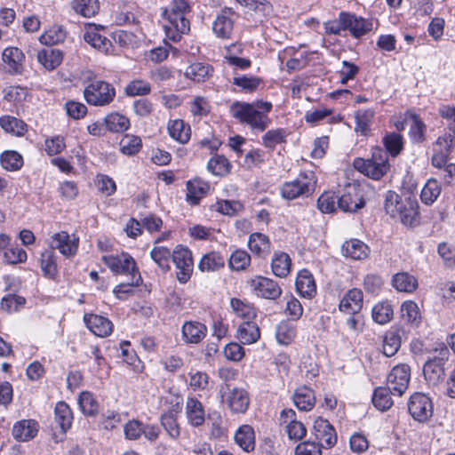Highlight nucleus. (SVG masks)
I'll use <instances>...</instances> for the list:
<instances>
[{"mask_svg": "<svg viewBox=\"0 0 455 455\" xmlns=\"http://www.w3.org/2000/svg\"><path fill=\"white\" fill-rule=\"evenodd\" d=\"M272 107V103L267 101H235L230 107V113L241 124L249 125L252 130L264 132L271 123L268 113Z\"/></svg>", "mask_w": 455, "mask_h": 455, "instance_id": "1", "label": "nucleus"}, {"mask_svg": "<svg viewBox=\"0 0 455 455\" xmlns=\"http://www.w3.org/2000/svg\"><path fill=\"white\" fill-rule=\"evenodd\" d=\"M353 165L358 172L375 180H380L390 169L387 152L379 147L372 149L370 158H355Z\"/></svg>", "mask_w": 455, "mask_h": 455, "instance_id": "2", "label": "nucleus"}, {"mask_svg": "<svg viewBox=\"0 0 455 455\" xmlns=\"http://www.w3.org/2000/svg\"><path fill=\"white\" fill-rule=\"evenodd\" d=\"M84 97L89 105L104 107L109 105L116 97V89L102 80H93L84 90Z\"/></svg>", "mask_w": 455, "mask_h": 455, "instance_id": "3", "label": "nucleus"}, {"mask_svg": "<svg viewBox=\"0 0 455 455\" xmlns=\"http://www.w3.org/2000/svg\"><path fill=\"white\" fill-rule=\"evenodd\" d=\"M316 179L314 172L301 173L292 181L285 182L281 188L283 197L292 200L299 196H308L315 188Z\"/></svg>", "mask_w": 455, "mask_h": 455, "instance_id": "4", "label": "nucleus"}, {"mask_svg": "<svg viewBox=\"0 0 455 455\" xmlns=\"http://www.w3.org/2000/svg\"><path fill=\"white\" fill-rule=\"evenodd\" d=\"M411 379V367L406 363L395 366L387 379V387L393 395L402 396L408 388Z\"/></svg>", "mask_w": 455, "mask_h": 455, "instance_id": "5", "label": "nucleus"}, {"mask_svg": "<svg viewBox=\"0 0 455 455\" xmlns=\"http://www.w3.org/2000/svg\"><path fill=\"white\" fill-rule=\"evenodd\" d=\"M172 261L178 272L177 279L181 283H187L193 272V259L191 251L182 245H177L172 251Z\"/></svg>", "mask_w": 455, "mask_h": 455, "instance_id": "6", "label": "nucleus"}, {"mask_svg": "<svg viewBox=\"0 0 455 455\" xmlns=\"http://www.w3.org/2000/svg\"><path fill=\"white\" fill-rule=\"evenodd\" d=\"M186 13H163L167 23L164 30L167 37L173 42L180 40L181 36L188 34L190 30L189 20L185 17Z\"/></svg>", "mask_w": 455, "mask_h": 455, "instance_id": "7", "label": "nucleus"}, {"mask_svg": "<svg viewBox=\"0 0 455 455\" xmlns=\"http://www.w3.org/2000/svg\"><path fill=\"white\" fill-rule=\"evenodd\" d=\"M408 410L415 420L425 423L433 414L432 402L426 395L415 393L410 398Z\"/></svg>", "mask_w": 455, "mask_h": 455, "instance_id": "8", "label": "nucleus"}, {"mask_svg": "<svg viewBox=\"0 0 455 455\" xmlns=\"http://www.w3.org/2000/svg\"><path fill=\"white\" fill-rule=\"evenodd\" d=\"M102 259L115 274L126 275L130 278L135 273H140L135 260L127 253L103 256Z\"/></svg>", "mask_w": 455, "mask_h": 455, "instance_id": "9", "label": "nucleus"}, {"mask_svg": "<svg viewBox=\"0 0 455 455\" xmlns=\"http://www.w3.org/2000/svg\"><path fill=\"white\" fill-rule=\"evenodd\" d=\"M364 204L363 191L356 186L348 187L342 196H338V208L345 212H355Z\"/></svg>", "mask_w": 455, "mask_h": 455, "instance_id": "10", "label": "nucleus"}, {"mask_svg": "<svg viewBox=\"0 0 455 455\" xmlns=\"http://www.w3.org/2000/svg\"><path fill=\"white\" fill-rule=\"evenodd\" d=\"M250 285L259 297L267 299H276L282 294L279 284L267 277L257 276L250 281Z\"/></svg>", "mask_w": 455, "mask_h": 455, "instance_id": "11", "label": "nucleus"}, {"mask_svg": "<svg viewBox=\"0 0 455 455\" xmlns=\"http://www.w3.org/2000/svg\"><path fill=\"white\" fill-rule=\"evenodd\" d=\"M25 59V54L18 47H7L2 54L6 71L12 76L22 74Z\"/></svg>", "mask_w": 455, "mask_h": 455, "instance_id": "12", "label": "nucleus"}, {"mask_svg": "<svg viewBox=\"0 0 455 455\" xmlns=\"http://www.w3.org/2000/svg\"><path fill=\"white\" fill-rule=\"evenodd\" d=\"M397 206L399 215L396 218H399L403 225L413 227L419 223V204L416 199L401 197Z\"/></svg>", "mask_w": 455, "mask_h": 455, "instance_id": "13", "label": "nucleus"}, {"mask_svg": "<svg viewBox=\"0 0 455 455\" xmlns=\"http://www.w3.org/2000/svg\"><path fill=\"white\" fill-rule=\"evenodd\" d=\"M234 15L235 12L232 8L228 7H225L218 14L212 24V30L218 37L222 39L231 37L234 29Z\"/></svg>", "mask_w": 455, "mask_h": 455, "instance_id": "14", "label": "nucleus"}, {"mask_svg": "<svg viewBox=\"0 0 455 455\" xmlns=\"http://www.w3.org/2000/svg\"><path fill=\"white\" fill-rule=\"evenodd\" d=\"M346 17V20H342L343 24L347 26L353 37L360 38L372 30L373 23L371 20L350 12H347Z\"/></svg>", "mask_w": 455, "mask_h": 455, "instance_id": "15", "label": "nucleus"}, {"mask_svg": "<svg viewBox=\"0 0 455 455\" xmlns=\"http://www.w3.org/2000/svg\"><path fill=\"white\" fill-rule=\"evenodd\" d=\"M342 255L353 260H363L370 255V247L363 241L355 238L345 241L341 246Z\"/></svg>", "mask_w": 455, "mask_h": 455, "instance_id": "16", "label": "nucleus"}, {"mask_svg": "<svg viewBox=\"0 0 455 455\" xmlns=\"http://www.w3.org/2000/svg\"><path fill=\"white\" fill-rule=\"evenodd\" d=\"M363 302V291L360 289L353 288L349 290L339 302V310L347 315L358 314Z\"/></svg>", "mask_w": 455, "mask_h": 455, "instance_id": "17", "label": "nucleus"}, {"mask_svg": "<svg viewBox=\"0 0 455 455\" xmlns=\"http://www.w3.org/2000/svg\"><path fill=\"white\" fill-rule=\"evenodd\" d=\"M84 321L87 328L96 336L107 337L110 335L113 331L112 322L104 316L94 314H85Z\"/></svg>", "mask_w": 455, "mask_h": 455, "instance_id": "18", "label": "nucleus"}, {"mask_svg": "<svg viewBox=\"0 0 455 455\" xmlns=\"http://www.w3.org/2000/svg\"><path fill=\"white\" fill-rule=\"evenodd\" d=\"M77 247V242L71 239L67 232L61 231L52 235L50 250L57 249L64 256L70 257L76 254Z\"/></svg>", "mask_w": 455, "mask_h": 455, "instance_id": "19", "label": "nucleus"}, {"mask_svg": "<svg viewBox=\"0 0 455 455\" xmlns=\"http://www.w3.org/2000/svg\"><path fill=\"white\" fill-rule=\"evenodd\" d=\"M295 285L297 291L303 298L312 299L316 294L314 276L307 269H302L299 272Z\"/></svg>", "mask_w": 455, "mask_h": 455, "instance_id": "20", "label": "nucleus"}, {"mask_svg": "<svg viewBox=\"0 0 455 455\" xmlns=\"http://www.w3.org/2000/svg\"><path fill=\"white\" fill-rule=\"evenodd\" d=\"M206 332V326L199 322L188 321L182 326V338L186 343L198 344Z\"/></svg>", "mask_w": 455, "mask_h": 455, "instance_id": "21", "label": "nucleus"}, {"mask_svg": "<svg viewBox=\"0 0 455 455\" xmlns=\"http://www.w3.org/2000/svg\"><path fill=\"white\" fill-rule=\"evenodd\" d=\"M227 401L231 411L237 413L244 412L250 403L248 393L244 389L238 387H234L228 393Z\"/></svg>", "mask_w": 455, "mask_h": 455, "instance_id": "22", "label": "nucleus"}, {"mask_svg": "<svg viewBox=\"0 0 455 455\" xmlns=\"http://www.w3.org/2000/svg\"><path fill=\"white\" fill-rule=\"evenodd\" d=\"M292 399L296 407L305 411L312 410L315 403L314 391L307 386L298 387L292 395Z\"/></svg>", "mask_w": 455, "mask_h": 455, "instance_id": "23", "label": "nucleus"}, {"mask_svg": "<svg viewBox=\"0 0 455 455\" xmlns=\"http://www.w3.org/2000/svg\"><path fill=\"white\" fill-rule=\"evenodd\" d=\"M209 184L201 179H194L187 182L186 200L192 205L199 204L200 199L209 190Z\"/></svg>", "mask_w": 455, "mask_h": 455, "instance_id": "24", "label": "nucleus"}, {"mask_svg": "<svg viewBox=\"0 0 455 455\" xmlns=\"http://www.w3.org/2000/svg\"><path fill=\"white\" fill-rule=\"evenodd\" d=\"M393 287L400 292L411 293L418 288L417 278L408 272H399L392 277Z\"/></svg>", "mask_w": 455, "mask_h": 455, "instance_id": "25", "label": "nucleus"}, {"mask_svg": "<svg viewBox=\"0 0 455 455\" xmlns=\"http://www.w3.org/2000/svg\"><path fill=\"white\" fill-rule=\"evenodd\" d=\"M259 337V328L252 321H243L237 329V338L243 344L255 343Z\"/></svg>", "mask_w": 455, "mask_h": 455, "instance_id": "26", "label": "nucleus"}, {"mask_svg": "<svg viewBox=\"0 0 455 455\" xmlns=\"http://www.w3.org/2000/svg\"><path fill=\"white\" fill-rule=\"evenodd\" d=\"M62 60V52L57 49H44L37 53V60L47 70L55 69L60 65Z\"/></svg>", "mask_w": 455, "mask_h": 455, "instance_id": "27", "label": "nucleus"}, {"mask_svg": "<svg viewBox=\"0 0 455 455\" xmlns=\"http://www.w3.org/2000/svg\"><path fill=\"white\" fill-rule=\"evenodd\" d=\"M291 259L290 256L283 252H275L271 262L273 274L278 277H286L291 271Z\"/></svg>", "mask_w": 455, "mask_h": 455, "instance_id": "28", "label": "nucleus"}, {"mask_svg": "<svg viewBox=\"0 0 455 455\" xmlns=\"http://www.w3.org/2000/svg\"><path fill=\"white\" fill-rule=\"evenodd\" d=\"M40 267L45 277L54 280L58 276L56 255L52 250H45L42 252Z\"/></svg>", "mask_w": 455, "mask_h": 455, "instance_id": "29", "label": "nucleus"}, {"mask_svg": "<svg viewBox=\"0 0 455 455\" xmlns=\"http://www.w3.org/2000/svg\"><path fill=\"white\" fill-rule=\"evenodd\" d=\"M167 129L170 136L181 144L187 143L190 139V127L181 119L170 121Z\"/></svg>", "mask_w": 455, "mask_h": 455, "instance_id": "30", "label": "nucleus"}, {"mask_svg": "<svg viewBox=\"0 0 455 455\" xmlns=\"http://www.w3.org/2000/svg\"><path fill=\"white\" fill-rule=\"evenodd\" d=\"M72 10L84 18L93 17L100 10L99 0H73Z\"/></svg>", "mask_w": 455, "mask_h": 455, "instance_id": "31", "label": "nucleus"}, {"mask_svg": "<svg viewBox=\"0 0 455 455\" xmlns=\"http://www.w3.org/2000/svg\"><path fill=\"white\" fill-rule=\"evenodd\" d=\"M234 438L235 443L245 452L255 449L254 428H237Z\"/></svg>", "mask_w": 455, "mask_h": 455, "instance_id": "32", "label": "nucleus"}, {"mask_svg": "<svg viewBox=\"0 0 455 455\" xmlns=\"http://www.w3.org/2000/svg\"><path fill=\"white\" fill-rule=\"evenodd\" d=\"M187 415L189 422L194 427H199L204 422V411L203 404L196 398H188L187 401Z\"/></svg>", "mask_w": 455, "mask_h": 455, "instance_id": "33", "label": "nucleus"}, {"mask_svg": "<svg viewBox=\"0 0 455 455\" xmlns=\"http://www.w3.org/2000/svg\"><path fill=\"white\" fill-rule=\"evenodd\" d=\"M225 265V259L220 252L212 251L201 259L198 267L202 272L217 271Z\"/></svg>", "mask_w": 455, "mask_h": 455, "instance_id": "34", "label": "nucleus"}, {"mask_svg": "<svg viewBox=\"0 0 455 455\" xmlns=\"http://www.w3.org/2000/svg\"><path fill=\"white\" fill-rule=\"evenodd\" d=\"M336 428H314V441L319 446L320 449L326 448L330 449L333 447L337 443V433Z\"/></svg>", "mask_w": 455, "mask_h": 455, "instance_id": "35", "label": "nucleus"}, {"mask_svg": "<svg viewBox=\"0 0 455 455\" xmlns=\"http://www.w3.org/2000/svg\"><path fill=\"white\" fill-rule=\"evenodd\" d=\"M401 336L395 330L387 331L383 338V354L387 357L395 355L401 347Z\"/></svg>", "mask_w": 455, "mask_h": 455, "instance_id": "36", "label": "nucleus"}, {"mask_svg": "<svg viewBox=\"0 0 455 455\" xmlns=\"http://www.w3.org/2000/svg\"><path fill=\"white\" fill-rule=\"evenodd\" d=\"M390 395H392V390L387 387H379L375 388L372 395L373 405L382 411L389 410L394 403Z\"/></svg>", "mask_w": 455, "mask_h": 455, "instance_id": "37", "label": "nucleus"}, {"mask_svg": "<svg viewBox=\"0 0 455 455\" xmlns=\"http://www.w3.org/2000/svg\"><path fill=\"white\" fill-rule=\"evenodd\" d=\"M104 124L107 130L112 132H123L130 127L129 119L119 113L108 114L104 119Z\"/></svg>", "mask_w": 455, "mask_h": 455, "instance_id": "38", "label": "nucleus"}, {"mask_svg": "<svg viewBox=\"0 0 455 455\" xmlns=\"http://www.w3.org/2000/svg\"><path fill=\"white\" fill-rule=\"evenodd\" d=\"M423 373L429 385L436 386L444 378V366L427 361L423 367Z\"/></svg>", "mask_w": 455, "mask_h": 455, "instance_id": "39", "label": "nucleus"}, {"mask_svg": "<svg viewBox=\"0 0 455 455\" xmlns=\"http://www.w3.org/2000/svg\"><path fill=\"white\" fill-rule=\"evenodd\" d=\"M374 116L372 109H359L355 113V131L361 135L366 136L370 132V125Z\"/></svg>", "mask_w": 455, "mask_h": 455, "instance_id": "40", "label": "nucleus"}, {"mask_svg": "<svg viewBox=\"0 0 455 455\" xmlns=\"http://www.w3.org/2000/svg\"><path fill=\"white\" fill-rule=\"evenodd\" d=\"M212 68L210 65L196 62L188 67L185 76L197 83L205 81L210 76Z\"/></svg>", "mask_w": 455, "mask_h": 455, "instance_id": "41", "label": "nucleus"}, {"mask_svg": "<svg viewBox=\"0 0 455 455\" xmlns=\"http://www.w3.org/2000/svg\"><path fill=\"white\" fill-rule=\"evenodd\" d=\"M383 145L386 148L384 150L387 155H390L393 157L397 156L403 148V137L396 132L387 133L383 137Z\"/></svg>", "mask_w": 455, "mask_h": 455, "instance_id": "42", "label": "nucleus"}, {"mask_svg": "<svg viewBox=\"0 0 455 455\" xmlns=\"http://www.w3.org/2000/svg\"><path fill=\"white\" fill-rule=\"evenodd\" d=\"M1 127L7 132L16 136H22L27 132V124L14 116H5L0 118Z\"/></svg>", "mask_w": 455, "mask_h": 455, "instance_id": "43", "label": "nucleus"}, {"mask_svg": "<svg viewBox=\"0 0 455 455\" xmlns=\"http://www.w3.org/2000/svg\"><path fill=\"white\" fill-rule=\"evenodd\" d=\"M208 170L217 176H224L230 172L231 164L223 155L216 154L208 162Z\"/></svg>", "mask_w": 455, "mask_h": 455, "instance_id": "44", "label": "nucleus"}, {"mask_svg": "<svg viewBox=\"0 0 455 455\" xmlns=\"http://www.w3.org/2000/svg\"><path fill=\"white\" fill-rule=\"evenodd\" d=\"M248 246L253 253L261 255L262 253L269 251L270 242L266 235L261 233H253L249 237Z\"/></svg>", "mask_w": 455, "mask_h": 455, "instance_id": "45", "label": "nucleus"}, {"mask_svg": "<svg viewBox=\"0 0 455 455\" xmlns=\"http://www.w3.org/2000/svg\"><path fill=\"white\" fill-rule=\"evenodd\" d=\"M141 283L142 277L140 273H135L132 275V277L129 278L127 283H123L116 285L114 288L113 292L117 299L124 300L126 299V295L132 294L133 292L132 288L140 286Z\"/></svg>", "mask_w": 455, "mask_h": 455, "instance_id": "46", "label": "nucleus"}, {"mask_svg": "<svg viewBox=\"0 0 455 455\" xmlns=\"http://www.w3.org/2000/svg\"><path fill=\"white\" fill-rule=\"evenodd\" d=\"M275 337L279 344L289 345L296 337V328L290 322L283 321L276 327Z\"/></svg>", "mask_w": 455, "mask_h": 455, "instance_id": "47", "label": "nucleus"}, {"mask_svg": "<svg viewBox=\"0 0 455 455\" xmlns=\"http://www.w3.org/2000/svg\"><path fill=\"white\" fill-rule=\"evenodd\" d=\"M230 304L236 315L244 321H251L255 318L256 310L252 305L236 298H233Z\"/></svg>", "mask_w": 455, "mask_h": 455, "instance_id": "48", "label": "nucleus"}, {"mask_svg": "<svg viewBox=\"0 0 455 455\" xmlns=\"http://www.w3.org/2000/svg\"><path fill=\"white\" fill-rule=\"evenodd\" d=\"M411 124L410 127V137L413 143H422L426 140L425 133L427 126L420 117L413 114L411 116Z\"/></svg>", "mask_w": 455, "mask_h": 455, "instance_id": "49", "label": "nucleus"}, {"mask_svg": "<svg viewBox=\"0 0 455 455\" xmlns=\"http://www.w3.org/2000/svg\"><path fill=\"white\" fill-rule=\"evenodd\" d=\"M286 131L283 128L269 130L262 136V144L273 150L277 144L286 141Z\"/></svg>", "mask_w": 455, "mask_h": 455, "instance_id": "50", "label": "nucleus"}, {"mask_svg": "<svg viewBox=\"0 0 455 455\" xmlns=\"http://www.w3.org/2000/svg\"><path fill=\"white\" fill-rule=\"evenodd\" d=\"M1 165L9 172L20 170L23 165V158L16 151H5L1 155Z\"/></svg>", "mask_w": 455, "mask_h": 455, "instance_id": "51", "label": "nucleus"}, {"mask_svg": "<svg viewBox=\"0 0 455 455\" xmlns=\"http://www.w3.org/2000/svg\"><path fill=\"white\" fill-rule=\"evenodd\" d=\"M152 259L161 267L164 271L170 269V259L172 256L170 249L164 246H155L150 252Z\"/></svg>", "mask_w": 455, "mask_h": 455, "instance_id": "52", "label": "nucleus"}, {"mask_svg": "<svg viewBox=\"0 0 455 455\" xmlns=\"http://www.w3.org/2000/svg\"><path fill=\"white\" fill-rule=\"evenodd\" d=\"M402 317L408 323L418 325L420 323V312L418 305L411 301H405L401 307Z\"/></svg>", "mask_w": 455, "mask_h": 455, "instance_id": "53", "label": "nucleus"}, {"mask_svg": "<svg viewBox=\"0 0 455 455\" xmlns=\"http://www.w3.org/2000/svg\"><path fill=\"white\" fill-rule=\"evenodd\" d=\"M78 403L82 411L85 415L93 416L98 412V402L91 392H82L78 398Z\"/></svg>", "mask_w": 455, "mask_h": 455, "instance_id": "54", "label": "nucleus"}, {"mask_svg": "<svg viewBox=\"0 0 455 455\" xmlns=\"http://www.w3.org/2000/svg\"><path fill=\"white\" fill-rule=\"evenodd\" d=\"M55 421L60 427H71L73 413L70 407L64 402H59L55 406Z\"/></svg>", "mask_w": 455, "mask_h": 455, "instance_id": "55", "label": "nucleus"}, {"mask_svg": "<svg viewBox=\"0 0 455 455\" xmlns=\"http://www.w3.org/2000/svg\"><path fill=\"white\" fill-rule=\"evenodd\" d=\"M141 147V139L138 136L126 134L120 141V150L127 156L137 154Z\"/></svg>", "mask_w": 455, "mask_h": 455, "instance_id": "56", "label": "nucleus"}, {"mask_svg": "<svg viewBox=\"0 0 455 455\" xmlns=\"http://www.w3.org/2000/svg\"><path fill=\"white\" fill-rule=\"evenodd\" d=\"M392 316L393 308L391 305L387 302L379 303L372 308V318L379 324L388 323L392 319Z\"/></svg>", "mask_w": 455, "mask_h": 455, "instance_id": "57", "label": "nucleus"}, {"mask_svg": "<svg viewBox=\"0 0 455 455\" xmlns=\"http://www.w3.org/2000/svg\"><path fill=\"white\" fill-rule=\"evenodd\" d=\"M84 41L93 48L99 50H107L110 41L104 36H101L96 29H89L84 34Z\"/></svg>", "mask_w": 455, "mask_h": 455, "instance_id": "58", "label": "nucleus"}, {"mask_svg": "<svg viewBox=\"0 0 455 455\" xmlns=\"http://www.w3.org/2000/svg\"><path fill=\"white\" fill-rule=\"evenodd\" d=\"M66 31L62 27L53 26L44 33L41 37V43L48 45L57 44L64 41Z\"/></svg>", "mask_w": 455, "mask_h": 455, "instance_id": "59", "label": "nucleus"}, {"mask_svg": "<svg viewBox=\"0 0 455 455\" xmlns=\"http://www.w3.org/2000/svg\"><path fill=\"white\" fill-rule=\"evenodd\" d=\"M441 188L436 180H428L422 188L420 198L427 204H432L439 196Z\"/></svg>", "mask_w": 455, "mask_h": 455, "instance_id": "60", "label": "nucleus"}, {"mask_svg": "<svg viewBox=\"0 0 455 455\" xmlns=\"http://www.w3.org/2000/svg\"><path fill=\"white\" fill-rule=\"evenodd\" d=\"M317 207L323 213H331L338 208V196L331 192L323 193L317 200Z\"/></svg>", "mask_w": 455, "mask_h": 455, "instance_id": "61", "label": "nucleus"}, {"mask_svg": "<svg viewBox=\"0 0 455 455\" xmlns=\"http://www.w3.org/2000/svg\"><path fill=\"white\" fill-rule=\"evenodd\" d=\"M251 263V256L242 250H236L234 251L229 258V267L233 270H243Z\"/></svg>", "mask_w": 455, "mask_h": 455, "instance_id": "62", "label": "nucleus"}, {"mask_svg": "<svg viewBox=\"0 0 455 455\" xmlns=\"http://www.w3.org/2000/svg\"><path fill=\"white\" fill-rule=\"evenodd\" d=\"M4 261L7 264L15 265L25 262L28 255L25 250L12 245L3 254Z\"/></svg>", "mask_w": 455, "mask_h": 455, "instance_id": "63", "label": "nucleus"}, {"mask_svg": "<svg viewBox=\"0 0 455 455\" xmlns=\"http://www.w3.org/2000/svg\"><path fill=\"white\" fill-rule=\"evenodd\" d=\"M150 91V84L142 80H133L129 83L124 89L126 95L132 97L147 95Z\"/></svg>", "mask_w": 455, "mask_h": 455, "instance_id": "64", "label": "nucleus"}]
</instances>
